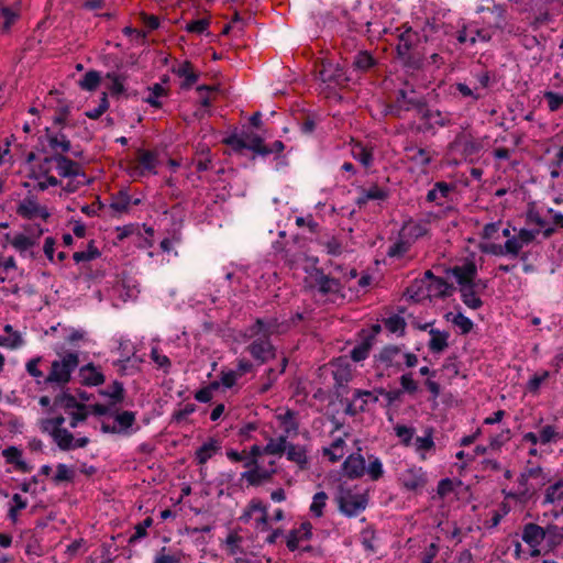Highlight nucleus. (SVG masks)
Listing matches in <instances>:
<instances>
[{
	"label": "nucleus",
	"instance_id": "f257e3e1",
	"mask_svg": "<svg viewBox=\"0 0 563 563\" xmlns=\"http://www.w3.org/2000/svg\"><path fill=\"white\" fill-rule=\"evenodd\" d=\"M222 143L228 145L234 153L242 154L244 150H250L254 155L267 156L269 151L264 143V139L250 131L239 130L235 128L228 136L222 140ZM255 156H253L254 158Z\"/></svg>",
	"mask_w": 563,
	"mask_h": 563
},
{
	"label": "nucleus",
	"instance_id": "f03ea898",
	"mask_svg": "<svg viewBox=\"0 0 563 563\" xmlns=\"http://www.w3.org/2000/svg\"><path fill=\"white\" fill-rule=\"evenodd\" d=\"M426 100L424 97H418L413 89H399L396 92L395 100L385 106L384 113L385 115L402 119L405 112L416 111L417 113H422L423 118H426L427 112L423 108Z\"/></svg>",
	"mask_w": 563,
	"mask_h": 563
},
{
	"label": "nucleus",
	"instance_id": "7ed1b4c3",
	"mask_svg": "<svg viewBox=\"0 0 563 563\" xmlns=\"http://www.w3.org/2000/svg\"><path fill=\"white\" fill-rule=\"evenodd\" d=\"M79 365V356L76 352H69L62 360H55L51 364V371L45 377L46 385L56 384L60 388H65L71 379V373Z\"/></svg>",
	"mask_w": 563,
	"mask_h": 563
},
{
	"label": "nucleus",
	"instance_id": "20e7f679",
	"mask_svg": "<svg viewBox=\"0 0 563 563\" xmlns=\"http://www.w3.org/2000/svg\"><path fill=\"white\" fill-rule=\"evenodd\" d=\"M313 262L311 267L305 269V287L310 290L317 289L322 296L339 294L342 289L340 279L325 275L322 268L317 267L318 258Z\"/></svg>",
	"mask_w": 563,
	"mask_h": 563
},
{
	"label": "nucleus",
	"instance_id": "39448f33",
	"mask_svg": "<svg viewBox=\"0 0 563 563\" xmlns=\"http://www.w3.org/2000/svg\"><path fill=\"white\" fill-rule=\"evenodd\" d=\"M418 33L411 27L407 29L399 35V42L396 46L398 57L404 62L406 67L420 69L423 67V57L417 51Z\"/></svg>",
	"mask_w": 563,
	"mask_h": 563
},
{
	"label": "nucleus",
	"instance_id": "423d86ee",
	"mask_svg": "<svg viewBox=\"0 0 563 563\" xmlns=\"http://www.w3.org/2000/svg\"><path fill=\"white\" fill-rule=\"evenodd\" d=\"M339 510L347 517L356 516L367 506V498L362 494H353L350 489L341 488L336 497Z\"/></svg>",
	"mask_w": 563,
	"mask_h": 563
},
{
	"label": "nucleus",
	"instance_id": "0eeeda50",
	"mask_svg": "<svg viewBox=\"0 0 563 563\" xmlns=\"http://www.w3.org/2000/svg\"><path fill=\"white\" fill-rule=\"evenodd\" d=\"M65 420L66 419L63 415H58L52 418H43L38 421V427L40 430L43 433L48 434L53 442L57 445V442L68 438L69 430L63 427Z\"/></svg>",
	"mask_w": 563,
	"mask_h": 563
},
{
	"label": "nucleus",
	"instance_id": "6e6552de",
	"mask_svg": "<svg viewBox=\"0 0 563 563\" xmlns=\"http://www.w3.org/2000/svg\"><path fill=\"white\" fill-rule=\"evenodd\" d=\"M246 350L251 356L260 364L267 363L276 357V349L268 338H258L254 340Z\"/></svg>",
	"mask_w": 563,
	"mask_h": 563
},
{
	"label": "nucleus",
	"instance_id": "1a4fd4ad",
	"mask_svg": "<svg viewBox=\"0 0 563 563\" xmlns=\"http://www.w3.org/2000/svg\"><path fill=\"white\" fill-rule=\"evenodd\" d=\"M319 78L323 82L344 85L349 81L346 71L340 64H334L330 60H324L319 69Z\"/></svg>",
	"mask_w": 563,
	"mask_h": 563
},
{
	"label": "nucleus",
	"instance_id": "9d476101",
	"mask_svg": "<svg viewBox=\"0 0 563 563\" xmlns=\"http://www.w3.org/2000/svg\"><path fill=\"white\" fill-rule=\"evenodd\" d=\"M446 275H452L456 278L460 287L471 286L473 279L477 276V267L476 264L472 261L466 262L465 264L459 266L449 267L445 269Z\"/></svg>",
	"mask_w": 563,
	"mask_h": 563
},
{
	"label": "nucleus",
	"instance_id": "9b49d317",
	"mask_svg": "<svg viewBox=\"0 0 563 563\" xmlns=\"http://www.w3.org/2000/svg\"><path fill=\"white\" fill-rule=\"evenodd\" d=\"M44 132V136H41L38 141L42 144L46 140L54 153L65 154L71 150V143L62 130L53 132L51 128H45Z\"/></svg>",
	"mask_w": 563,
	"mask_h": 563
},
{
	"label": "nucleus",
	"instance_id": "f8f14e48",
	"mask_svg": "<svg viewBox=\"0 0 563 563\" xmlns=\"http://www.w3.org/2000/svg\"><path fill=\"white\" fill-rule=\"evenodd\" d=\"M137 162L140 166H133L130 175L133 177L144 176L145 172L156 174L157 154L152 151L137 150Z\"/></svg>",
	"mask_w": 563,
	"mask_h": 563
},
{
	"label": "nucleus",
	"instance_id": "ddd939ff",
	"mask_svg": "<svg viewBox=\"0 0 563 563\" xmlns=\"http://www.w3.org/2000/svg\"><path fill=\"white\" fill-rule=\"evenodd\" d=\"M80 402L76 396L73 395L69 388H62L53 399V405L49 407L48 412L53 413L56 409H63L66 413L74 411Z\"/></svg>",
	"mask_w": 563,
	"mask_h": 563
},
{
	"label": "nucleus",
	"instance_id": "4468645a",
	"mask_svg": "<svg viewBox=\"0 0 563 563\" xmlns=\"http://www.w3.org/2000/svg\"><path fill=\"white\" fill-rule=\"evenodd\" d=\"M401 484L407 490L417 492L427 484L426 474L421 468H409L401 475Z\"/></svg>",
	"mask_w": 563,
	"mask_h": 563
},
{
	"label": "nucleus",
	"instance_id": "2eb2a0df",
	"mask_svg": "<svg viewBox=\"0 0 563 563\" xmlns=\"http://www.w3.org/2000/svg\"><path fill=\"white\" fill-rule=\"evenodd\" d=\"M274 474H276L275 468H263L261 465L256 467H252L242 473V478L245 479L251 486H261L264 482H269Z\"/></svg>",
	"mask_w": 563,
	"mask_h": 563
},
{
	"label": "nucleus",
	"instance_id": "dca6fc26",
	"mask_svg": "<svg viewBox=\"0 0 563 563\" xmlns=\"http://www.w3.org/2000/svg\"><path fill=\"white\" fill-rule=\"evenodd\" d=\"M312 537V525L309 521H305L298 529H292L287 536L286 545L289 551L298 549L299 541L310 540Z\"/></svg>",
	"mask_w": 563,
	"mask_h": 563
},
{
	"label": "nucleus",
	"instance_id": "f3484780",
	"mask_svg": "<svg viewBox=\"0 0 563 563\" xmlns=\"http://www.w3.org/2000/svg\"><path fill=\"white\" fill-rule=\"evenodd\" d=\"M365 460L361 454H351L343 463V472L349 478H360L365 473Z\"/></svg>",
	"mask_w": 563,
	"mask_h": 563
},
{
	"label": "nucleus",
	"instance_id": "a211bd4d",
	"mask_svg": "<svg viewBox=\"0 0 563 563\" xmlns=\"http://www.w3.org/2000/svg\"><path fill=\"white\" fill-rule=\"evenodd\" d=\"M80 383L84 386H99L106 380L104 375L97 369L93 363H88L79 368Z\"/></svg>",
	"mask_w": 563,
	"mask_h": 563
},
{
	"label": "nucleus",
	"instance_id": "6ab92c4d",
	"mask_svg": "<svg viewBox=\"0 0 563 563\" xmlns=\"http://www.w3.org/2000/svg\"><path fill=\"white\" fill-rule=\"evenodd\" d=\"M547 537L545 528L537 523L529 522L525 525L522 531V540L531 548L538 547Z\"/></svg>",
	"mask_w": 563,
	"mask_h": 563
},
{
	"label": "nucleus",
	"instance_id": "aec40b11",
	"mask_svg": "<svg viewBox=\"0 0 563 563\" xmlns=\"http://www.w3.org/2000/svg\"><path fill=\"white\" fill-rule=\"evenodd\" d=\"M54 163L59 176L62 177H76L79 175V165L62 153H54Z\"/></svg>",
	"mask_w": 563,
	"mask_h": 563
},
{
	"label": "nucleus",
	"instance_id": "412c9836",
	"mask_svg": "<svg viewBox=\"0 0 563 563\" xmlns=\"http://www.w3.org/2000/svg\"><path fill=\"white\" fill-rule=\"evenodd\" d=\"M424 110L427 112V115L426 118H423V114L422 113H417L420 119L422 120V123L421 124H416V122H411L409 128L411 131L416 132V133H431V134H434L435 131V122L433 120V110H431L428 106V101L426 100L424 102Z\"/></svg>",
	"mask_w": 563,
	"mask_h": 563
},
{
	"label": "nucleus",
	"instance_id": "4be33fe9",
	"mask_svg": "<svg viewBox=\"0 0 563 563\" xmlns=\"http://www.w3.org/2000/svg\"><path fill=\"white\" fill-rule=\"evenodd\" d=\"M333 378H334V388H335V395L338 398H343V395L347 393V383L351 379V372L345 367H339L335 371H333ZM343 402V399L340 400Z\"/></svg>",
	"mask_w": 563,
	"mask_h": 563
},
{
	"label": "nucleus",
	"instance_id": "5701e85b",
	"mask_svg": "<svg viewBox=\"0 0 563 563\" xmlns=\"http://www.w3.org/2000/svg\"><path fill=\"white\" fill-rule=\"evenodd\" d=\"M99 394L110 398V406L122 404L125 398V389L122 382L114 380L107 389H100Z\"/></svg>",
	"mask_w": 563,
	"mask_h": 563
},
{
	"label": "nucleus",
	"instance_id": "b1692460",
	"mask_svg": "<svg viewBox=\"0 0 563 563\" xmlns=\"http://www.w3.org/2000/svg\"><path fill=\"white\" fill-rule=\"evenodd\" d=\"M287 459L291 462H295L300 470L308 468V457L307 450L305 446L296 445L294 443L288 444L286 449Z\"/></svg>",
	"mask_w": 563,
	"mask_h": 563
},
{
	"label": "nucleus",
	"instance_id": "393cba45",
	"mask_svg": "<svg viewBox=\"0 0 563 563\" xmlns=\"http://www.w3.org/2000/svg\"><path fill=\"white\" fill-rule=\"evenodd\" d=\"M2 455L5 457L7 463L13 464L21 472H30L31 466H29L21 457L22 451L16 446H8L2 451Z\"/></svg>",
	"mask_w": 563,
	"mask_h": 563
},
{
	"label": "nucleus",
	"instance_id": "a878e982",
	"mask_svg": "<svg viewBox=\"0 0 563 563\" xmlns=\"http://www.w3.org/2000/svg\"><path fill=\"white\" fill-rule=\"evenodd\" d=\"M429 334L431 335V340L429 341V349L433 353H440L443 352L448 346V339L450 336V333L446 331H440L437 329H431L429 331Z\"/></svg>",
	"mask_w": 563,
	"mask_h": 563
},
{
	"label": "nucleus",
	"instance_id": "bb28decb",
	"mask_svg": "<svg viewBox=\"0 0 563 563\" xmlns=\"http://www.w3.org/2000/svg\"><path fill=\"white\" fill-rule=\"evenodd\" d=\"M220 450L219 441L214 438H210L208 442L203 443L196 451V460L198 464H206L209 459H211L212 454Z\"/></svg>",
	"mask_w": 563,
	"mask_h": 563
},
{
	"label": "nucleus",
	"instance_id": "cd10ccee",
	"mask_svg": "<svg viewBox=\"0 0 563 563\" xmlns=\"http://www.w3.org/2000/svg\"><path fill=\"white\" fill-rule=\"evenodd\" d=\"M106 78L111 80L108 89L113 97H118L126 92L124 81L126 80L128 76L125 74L109 71L106 74Z\"/></svg>",
	"mask_w": 563,
	"mask_h": 563
},
{
	"label": "nucleus",
	"instance_id": "c85d7f7f",
	"mask_svg": "<svg viewBox=\"0 0 563 563\" xmlns=\"http://www.w3.org/2000/svg\"><path fill=\"white\" fill-rule=\"evenodd\" d=\"M462 301L471 309H479L483 306V300L477 296V290L474 286L460 287Z\"/></svg>",
	"mask_w": 563,
	"mask_h": 563
},
{
	"label": "nucleus",
	"instance_id": "c756f323",
	"mask_svg": "<svg viewBox=\"0 0 563 563\" xmlns=\"http://www.w3.org/2000/svg\"><path fill=\"white\" fill-rule=\"evenodd\" d=\"M401 349L397 345H387L378 354L377 360L386 364L387 367L395 366L397 369H401L400 363H395L394 358L399 355Z\"/></svg>",
	"mask_w": 563,
	"mask_h": 563
},
{
	"label": "nucleus",
	"instance_id": "7c9ffc66",
	"mask_svg": "<svg viewBox=\"0 0 563 563\" xmlns=\"http://www.w3.org/2000/svg\"><path fill=\"white\" fill-rule=\"evenodd\" d=\"M148 96L143 99L144 102L148 103L153 108H162L163 103L159 100L161 97L167 96L168 90L163 87L162 84H154L147 87Z\"/></svg>",
	"mask_w": 563,
	"mask_h": 563
},
{
	"label": "nucleus",
	"instance_id": "2f4dec72",
	"mask_svg": "<svg viewBox=\"0 0 563 563\" xmlns=\"http://www.w3.org/2000/svg\"><path fill=\"white\" fill-rule=\"evenodd\" d=\"M428 291H435V296L446 298L453 295L455 287L449 284L444 278H435V283H430L427 287Z\"/></svg>",
	"mask_w": 563,
	"mask_h": 563
},
{
	"label": "nucleus",
	"instance_id": "473e14b6",
	"mask_svg": "<svg viewBox=\"0 0 563 563\" xmlns=\"http://www.w3.org/2000/svg\"><path fill=\"white\" fill-rule=\"evenodd\" d=\"M89 442L90 440L88 437L75 438L74 434L69 431L68 438L66 440H60V442H57L56 446L60 451L67 452L78 448H85L89 444Z\"/></svg>",
	"mask_w": 563,
	"mask_h": 563
},
{
	"label": "nucleus",
	"instance_id": "72a5a7b5",
	"mask_svg": "<svg viewBox=\"0 0 563 563\" xmlns=\"http://www.w3.org/2000/svg\"><path fill=\"white\" fill-rule=\"evenodd\" d=\"M375 59L367 51H360L353 58L352 67L357 71H367L375 65Z\"/></svg>",
	"mask_w": 563,
	"mask_h": 563
},
{
	"label": "nucleus",
	"instance_id": "f704fd0d",
	"mask_svg": "<svg viewBox=\"0 0 563 563\" xmlns=\"http://www.w3.org/2000/svg\"><path fill=\"white\" fill-rule=\"evenodd\" d=\"M130 203L131 196L129 195L128 190L122 189L112 196L110 208L119 213H125L129 211Z\"/></svg>",
	"mask_w": 563,
	"mask_h": 563
},
{
	"label": "nucleus",
	"instance_id": "c9c22d12",
	"mask_svg": "<svg viewBox=\"0 0 563 563\" xmlns=\"http://www.w3.org/2000/svg\"><path fill=\"white\" fill-rule=\"evenodd\" d=\"M372 345H373V335H367L366 338H364V340L360 344L355 345L352 349V351L350 353L351 358L354 362L364 361L368 356Z\"/></svg>",
	"mask_w": 563,
	"mask_h": 563
},
{
	"label": "nucleus",
	"instance_id": "e433bc0d",
	"mask_svg": "<svg viewBox=\"0 0 563 563\" xmlns=\"http://www.w3.org/2000/svg\"><path fill=\"white\" fill-rule=\"evenodd\" d=\"M101 82V75L97 70L87 71L84 77L78 81L79 87L86 91H95Z\"/></svg>",
	"mask_w": 563,
	"mask_h": 563
},
{
	"label": "nucleus",
	"instance_id": "4c0bfd02",
	"mask_svg": "<svg viewBox=\"0 0 563 563\" xmlns=\"http://www.w3.org/2000/svg\"><path fill=\"white\" fill-rule=\"evenodd\" d=\"M352 155L365 167H369L373 164L374 156L372 148H367L362 143H356L353 146Z\"/></svg>",
	"mask_w": 563,
	"mask_h": 563
},
{
	"label": "nucleus",
	"instance_id": "58836bf2",
	"mask_svg": "<svg viewBox=\"0 0 563 563\" xmlns=\"http://www.w3.org/2000/svg\"><path fill=\"white\" fill-rule=\"evenodd\" d=\"M37 202L35 197H26L16 208V213L27 220L36 217Z\"/></svg>",
	"mask_w": 563,
	"mask_h": 563
},
{
	"label": "nucleus",
	"instance_id": "ea45409f",
	"mask_svg": "<svg viewBox=\"0 0 563 563\" xmlns=\"http://www.w3.org/2000/svg\"><path fill=\"white\" fill-rule=\"evenodd\" d=\"M101 256L100 251L96 247L95 241L91 240L87 245V251L75 252L73 258L76 263L89 262Z\"/></svg>",
	"mask_w": 563,
	"mask_h": 563
},
{
	"label": "nucleus",
	"instance_id": "a19ab883",
	"mask_svg": "<svg viewBox=\"0 0 563 563\" xmlns=\"http://www.w3.org/2000/svg\"><path fill=\"white\" fill-rule=\"evenodd\" d=\"M289 442L287 441L286 435L279 437L277 440H274L273 438L269 439L268 443L263 448V451L265 454H283Z\"/></svg>",
	"mask_w": 563,
	"mask_h": 563
},
{
	"label": "nucleus",
	"instance_id": "79ce46f5",
	"mask_svg": "<svg viewBox=\"0 0 563 563\" xmlns=\"http://www.w3.org/2000/svg\"><path fill=\"white\" fill-rule=\"evenodd\" d=\"M75 479V471L68 467L66 464L59 463L56 466V473L52 477V481L55 485H59L64 482H74Z\"/></svg>",
	"mask_w": 563,
	"mask_h": 563
},
{
	"label": "nucleus",
	"instance_id": "37998d69",
	"mask_svg": "<svg viewBox=\"0 0 563 563\" xmlns=\"http://www.w3.org/2000/svg\"><path fill=\"white\" fill-rule=\"evenodd\" d=\"M276 327V320L265 322L262 319H256L255 323L251 327V332L252 334L263 333V338L269 339V335L274 333Z\"/></svg>",
	"mask_w": 563,
	"mask_h": 563
},
{
	"label": "nucleus",
	"instance_id": "c03bdc74",
	"mask_svg": "<svg viewBox=\"0 0 563 563\" xmlns=\"http://www.w3.org/2000/svg\"><path fill=\"white\" fill-rule=\"evenodd\" d=\"M384 324H385L386 329L391 333L399 332V335H401V336L405 334V329H406L407 323H406L405 319L398 314H394V316L385 319Z\"/></svg>",
	"mask_w": 563,
	"mask_h": 563
},
{
	"label": "nucleus",
	"instance_id": "a18cd8bd",
	"mask_svg": "<svg viewBox=\"0 0 563 563\" xmlns=\"http://www.w3.org/2000/svg\"><path fill=\"white\" fill-rule=\"evenodd\" d=\"M36 244V239H32L31 236H26L22 233L16 234L11 241V245L21 253Z\"/></svg>",
	"mask_w": 563,
	"mask_h": 563
},
{
	"label": "nucleus",
	"instance_id": "49530a36",
	"mask_svg": "<svg viewBox=\"0 0 563 563\" xmlns=\"http://www.w3.org/2000/svg\"><path fill=\"white\" fill-rule=\"evenodd\" d=\"M561 488H563V479L550 485L545 490L544 503L552 504L555 500H563V492L558 493Z\"/></svg>",
	"mask_w": 563,
	"mask_h": 563
},
{
	"label": "nucleus",
	"instance_id": "de8ad7c7",
	"mask_svg": "<svg viewBox=\"0 0 563 563\" xmlns=\"http://www.w3.org/2000/svg\"><path fill=\"white\" fill-rule=\"evenodd\" d=\"M114 420L119 423L121 432L131 428L135 422V412L122 411L114 415Z\"/></svg>",
	"mask_w": 563,
	"mask_h": 563
},
{
	"label": "nucleus",
	"instance_id": "09e8293b",
	"mask_svg": "<svg viewBox=\"0 0 563 563\" xmlns=\"http://www.w3.org/2000/svg\"><path fill=\"white\" fill-rule=\"evenodd\" d=\"M394 430L396 432V435L400 439V442L405 446H409L411 444V441H412V438H413V434H415V429L413 428H409V427L404 426V424H397L394 428Z\"/></svg>",
	"mask_w": 563,
	"mask_h": 563
},
{
	"label": "nucleus",
	"instance_id": "8fccbe9b",
	"mask_svg": "<svg viewBox=\"0 0 563 563\" xmlns=\"http://www.w3.org/2000/svg\"><path fill=\"white\" fill-rule=\"evenodd\" d=\"M327 499L328 495L324 492H319L313 496V501L310 506V511L316 517H321L323 515V508L325 506Z\"/></svg>",
	"mask_w": 563,
	"mask_h": 563
},
{
	"label": "nucleus",
	"instance_id": "3c124183",
	"mask_svg": "<svg viewBox=\"0 0 563 563\" xmlns=\"http://www.w3.org/2000/svg\"><path fill=\"white\" fill-rule=\"evenodd\" d=\"M504 254L509 255L511 257H517L520 254V251L522 250V246L520 242L518 241L517 236L514 235L506 240L505 244L503 245Z\"/></svg>",
	"mask_w": 563,
	"mask_h": 563
},
{
	"label": "nucleus",
	"instance_id": "603ef678",
	"mask_svg": "<svg viewBox=\"0 0 563 563\" xmlns=\"http://www.w3.org/2000/svg\"><path fill=\"white\" fill-rule=\"evenodd\" d=\"M153 525V519L151 517L145 518L142 522L137 523L135 526V532L132 534L129 539V543H134L141 538H144L147 536V528H150Z\"/></svg>",
	"mask_w": 563,
	"mask_h": 563
},
{
	"label": "nucleus",
	"instance_id": "864d4df0",
	"mask_svg": "<svg viewBox=\"0 0 563 563\" xmlns=\"http://www.w3.org/2000/svg\"><path fill=\"white\" fill-rule=\"evenodd\" d=\"M547 537H549V542L552 545H558L563 540V527H558L556 525H548L545 527Z\"/></svg>",
	"mask_w": 563,
	"mask_h": 563
},
{
	"label": "nucleus",
	"instance_id": "5fc2aeb1",
	"mask_svg": "<svg viewBox=\"0 0 563 563\" xmlns=\"http://www.w3.org/2000/svg\"><path fill=\"white\" fill-rule=\"evenodd\" d=\"M0 15H2L4 18V22L1 27L3 32H8L10 30L11 25L19 18L18 12L13 11L9 7H2L0 10Z\"/></svg>",
	"mask_w": 563,
	"mask_h": 563
},
{
	"label": "nucleus",
	"instance_id": "6e6d98bb",
	"mask_svg": "<svg viewBox=\"0 0 563 563\" xmlns=\"http://www.w3.org/2000/svg\"><path fill=\"white\" fill-rule=\"evenodd\" d=\"M544 99L548 101V107L551 112L558 111L563 104V96L553 91H545Z\"/></svg>",
	"mask_w": 563,
	"mask_h": 563
},
{
	"label": "nucleus",
	"instance_id": "4d7b16f0",
	"mask_svg": "<svg viewBox=\"0 0 563 563\" xmlns=\"http://www.w3.org/2000/svg\"><path fill=\"white\" fill-rule=\"evenodd\" d=\"M424 285V280H416L410 287L407 288V294H409L410 298L418 302L424 297H429V295H424L422 291Z\"/></svg>",
	"mask_w": 563,
	"mask_h": 563
},
{
	"label": "nucleus",
	"instance_id": "13d9d810",
	"mask_svg": "<svg viewBox=\"0 0 563 563\" xmlns=\"http://www.w3.org/2000/svg\"><path fill=\"white\" fill-rule=\"evenodd\" d=\"M24 344V340L22 339L19 332H13V335L2 336L0 335V345L9 349H16Z\"/></svg>",
	"mask_w": 563,
	"mask_h": 563
},
{
	"label": "nucleus",
	"instance_id": "bf43d9fd",
	"mask_svg": "<svg viewBox=\"0 0 563 563\" xmlns=\"http://www.w3.org/2000/svg\"><path fill=\"white\" fill-rule=\"evenodd\" d=\"M452 322L457 325L463 334H467L473 329V322L470 318L465 317L462 312H459L452 318Z\"/></svg>",
	"mask_w": 563,
	"mask_h": 563
},
{
	"label": "nucleus",
	"instance_id": "052dcab7",
	"mask_svg": "<svg viewBox=\"0 0 563 563\" xmlns=\"http://www.w3.org/2000/svg\"><path fill=\"white\" fill-rule=\"evenodd\" d=\"M402 393L406 391L410 395L417 393L418 384L412 378V373H407L400 376L399 378Z\"/></svg>",
	"mask_w": 563,
	"mask_h": 563
},
{
	"label": "nucleus",
	"instance_id": "680f3d73",
	"mask_svg": "<svg viewBox=\"0 0 563 563\" xmlns=\"http://www.w3.org/2000/svg\"><path fill=\"white\" fill-rule=\"evenodd\" d=\"M296 412L291 409L286 410L284 415L278 416V420L286 424V431L289 432L290 430L297 431L298 430V422L295 421Z\"/></svg>",
	"mask_w": 563,
	"mask_h": 563
},
{
	"label": "nucleus",
	"instance_id": "e2e57ef3",
	"mask_svg": "<svg viewBox=\"0 0 563 563\" xmlns=\"http://www.w3.org/2000/svg\"><path fill=\"white\" fill-rule=\"evenodd\" d=\"M209 19L194 20L186 25V31L190 33L202 34L209 26Z\"/></svg>",
	"mask_w": 563,
	"mask_h": 563
},
{
	"label": "nucleus",
	"instance_id": "0e129e2a",
	"mask_svg": "<svg viewBox=\"0 0 563 563\" xmlns=\"http://www.w3.org/2000/svg\"><path fill=\"white\" fill-rule=\"evenodd\" d=\"M365 199L369 200H385L388 197V191L378 187L377 185L372 186L369 189H363Z\"/></svg>",
	"mask_w": 563,
	"mask_h": 563
},
{
	"label": "nucleus",
	"instance_id": "69168bd1",
	"mask_svg": "<svg viewBox=\"0 0 563 563\" xmlns=\"http://www.w3.org/2000/svg\"><path fill=\"white\" fill-rule=\"evenodd\" d=\"M408 250H409L408 242L399 240L389 247L387 255L389 257H400V256L405 255L408 252Z\"/></svg>",
	"mask_w": 563,
	"mask_h": 563
},
{
	"label": "nucleus",
	"instance_id": "338daca9",
	"mask_svg": "<svg viewBox=\"0 0 563 563\" xmlns=\"http://www.w3.org/2000/svg\"><path fill=\"white\" fill-rule=\"evenodd\" d=\"M527 222L534 223L541 228L545 225V220L540 216V213L536 210L534 203L531 202L528 205L527 210Z\"/></svg>",
	"mask_w": 563,
	"mask_h": 563
},
{
	"label": "nucleus",
	"instance_id": "774afa93",
	"mask_svg": "<svg viewBox=\"0 0 563 563\" xmlns=\"http://www.w3.org/2000/svg\"><path fill=\"white\" fill-rule=\"evenodd\" d=\"M540 233V230H528L520 229L518 234L516 235L521 246L530 244L536 239V235Z\"/></svg>",
	"mask_w": 563,
	"mask_h": 563
}]
</instances>
